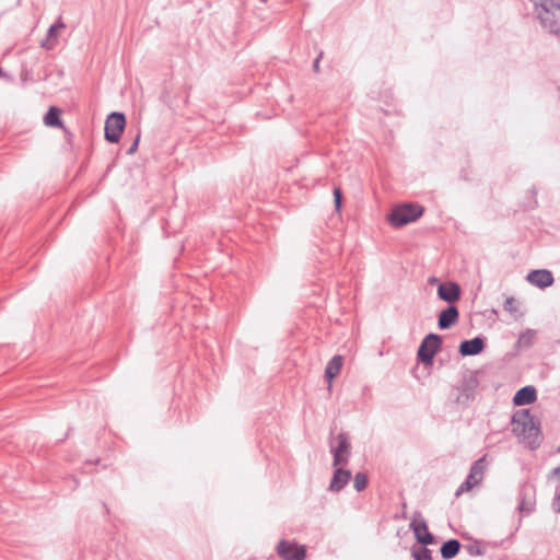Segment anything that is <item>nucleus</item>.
Segmentation results:
<instances>
[{
	"mask_svg": "<svg viewBox=\"0 0 560 560\" xmlns=\"http://www.w3.org/2000/svg\"><path fill=\"white\" fill-rule=\"evenodd\" d=\"M482 374L481 371H470L467 370L464 372L460 383L457 387L458 395L456 397V401L464 406H468L471 401L475 400L476 394L479 387V376Z\"/></svg>",
	"mask_w": 560,
	"mask_h": 560,
	"instance_id": "7ed1b4c3",
	"label": "nucleus"
},
{
	"mask_svg": "<svg viewBox=\"0 0 560 560\" xmlns=\"http://www.w3.org/2000/svg\"><path fill=\"white\" fill-rule=\"evenodd\" d=\"M534 489L529 486H523L518 492V505L517 510L526 515L530 514L535 510V498Z\"/></svg>",
	"mask_w": 560,
	"mask_h": 560,
	"instance_id": "9b49d317",
	"label": "nucleus"
},
{
	"mask_svg": "<svg viewBox=\"0 0 560 560\" xmlns=\"http://www.w3.org/2000/svg\"><path fill=\"white\" fill-rule=\"evenodd\" d=\"M351 476L350 470L337 466L329 483V490L332 492L341 491L350 481Z\"/></svg>",
	"mask_w": 560,
	"mask_h": 560,
	"instance_id": "2eb2a0df",
	"label": "nucleus"
},
{
	"mask_svg": "<svg viewBox=\"0 0 560 560\" xmlns=\"http://www.w3.org/2000/svg\"><path fill=\"white\" fill-rule=\"evenodd\" d=\"M139 140H140V133L137 135L135 141L132 142V144H130V148L127 150L128 155L136 153V151L138 150Z\"/></svg>",
	"mask_w": 560,
	"mask_h": 560,
	"instance_id": "7c9ffc66",
	"label": "nucleus"
},
{
	"mask_svg": "<svg viewBox=\"0 0 560 560\" xmlns=\"http://www.w3.org/2000/svg\"><path fill=\"white\" fill-rule=\"evenodd\" d=\"M342 364L343 358L339 354L334 355L327 363L325 369V378L329 383V387L331 386V381L340 373Z\"/></svg>",
	"mask_w": 560,
	"mask_h": 560,
	"instance_id": "f3484780",
	"label": "nucleus"
},
{
	"mask_svg": "<svg viewBox=\"0 0 560 560\" xmlns=\"http://www.w3.org/2000/svg\"><path fill=\"white\" fill-rule=\"evenodd\" d=\"M556 0H530V2H533L536 11L537 10H540L547 5H551L552 3H555Z\"/></svg>",
	"mask_w": 560,
	"mask_h": 560,
	"instance_id": "c756f323",
	"label": "nucleus"
},
{
	"mask_svg": "<svg viewBox=\"0 0 560 560\" xmlns=\"http://www.w3.org/2000/svg\"><path fill=\"white\" fill-rule=\"evenodd\" d=\"M552 509L556 513L560 514V491L556 493L552 500Z\"/></svg>",
	"mask_w": 560,
	"mask_h": 560,
	"instance_id": "2f4dec72",
	"label": "nucleus"
},
{
	"mask_svg": "<svg viewBox=\"0 0 560 560\" xmlns=\"http://www.w3.org/2000/svg\"><path fill=\"white\" fill-rule=\"evenodd\" d=\"M503 308L516 320L523 317V313L520 311V303L514 296L506 298Z\"/></svg>",
	"mask_w": 560,
	"mask_h": 560,
	"instance_id": "aec40b11",
	"label": "nucleus"
},
{
	"mask_svg": "<svg viewBox=\"0 0 560 560\" xmlns=\"http://www.w3.org/2000/svg\"><path fill=\"white\" fill-rule=\"evenodd\" d=\"M485 346V338L477 336L469 340H463L459 345L458 351L463 357H472L481 353Z\"/></svg>",
	"mask_w": 560,
	"mask_h": 560,
	"instance_id": "ddd939ff",
	"label": "nucleus"
},
{
	"mask_svg": "<svg viewBox=\"0 0 560 560\" xmlns=\"http://www.w3.org/2000/svg\"><path fill=\"white\" fill-rule=\"evenodd\" d=\"M527 281L537 288L545 289L552 285L555 278L550 270L537 269L527 275Z\"/></svg>",
	"mask_w": 560,
	"mask_h": 560,
	"instance_id": "f8f14e48",
	"label": "nucleus"
},
{
	"mask_svg": "<svg viewBox=\"0 0 560 560\" xmlns=\"http://www.w3.org/2000/svg\"><path fill=\"white\" fill-rule=\"evenodd\" d=\"M458 308L455 305H448L439 314L438 326L442 330L448 329L458 322Z\"/></svg>",
	"mask_w": 560,
	"mask_h": 560,
	"instance_id": "4468645a",
	"label": "nucleus"
},
{
	"mask_svg": "<svg viewBox=\"0 0 560 560\" xmlns=\"http://www.w3.org/2000/svg\"><path fill=\"white\" fill-rule=\"evenodd\" d=\"M460 547L458 539H448L440 548L441 557L445 560L453 559L458 555Z\"/></svg>",
	"mask_w": 560,
	"mask_h": 560,
	"instance_id": "a211bd4d",
	"label": "nucleus"
},
{
	"mask_svg": "<svg viewBox=\"0 0 560 560\" xmlns=\"http://www.w3.org/2000/svg\"><path fill=\"white\" fill-rule=\"evenodd\" d=\"M3 77H7L5 72L3 71V69L0 67V78H3Z\"/></svg>",
	"mask_w": 560,
	"mask_h": 560,
	"instance_id": "f704fd0d",
	"label": "nucleus"
},
{
	"mask_svg": "<svg viewBox=\"0 0 560 560\" xmlns=\"http://www.w3.org/2000/svg\"><path fill=\"white\" fill-rule=\"evenodd\" d=\"M412 557L415 560H433L431 550L423 545L412 550Z\"/></svg>",
	"mask_w": 560,
	"mask_h": 560,
	"instance_id": "a878e982",
	"label": "nucleus"
},
{
	"mask_svg": "<svg viewBox=\"0 0 560 560\" xmlns=\"http://www.w3.org/2000/svg\"><path fill=\"white\" fill-rule=\"evenodd\" d=\"M369 478L365 472L359 471L354 476L353 487L358 492L365 490L368 487Z\"/></svg>",
	"mask_w": 560,
	"mask_h": 560,
	"instance_id": "393cba45",
	"label": "nucleus"
},
{
	"mask_svg": "<svg viewBox=\"0 0 560 560\" xmlns=\"http://www.w3.org/2000/svg\"><path fill=\"white\" fill-rule=\"evenodd\" d=\"M474 482L466 478V480L458 487L456 491V497L460 495L462 493L469 491L474 487Z\"/></svg>",
	"mask_w": 560,
	"mask_h": 560,
	"instance_id": "c85d7f7f",
	"label": "nucleus"
},
{
	"mask_svg": "<svg viewBox=\"0 0 560 560\" xmlns=\"http://www.w3.org/2000/svg\"><path fill=\"white\" fill-rule=\"evenodd\" d=\"M483 459L485 458H479L478 460H476L471 465L469 475L467 476V478L469 480H471V482H474L475 486L478 485L482 479L483 469H485V466L482 465Z\"/></svg>",
	"mask_w": 560,
	"mask_h": 560,
	"instance_id": "412c9836",
	"label": "nucleus"
},
{
	"mask_svg": "<svg viewBox=\"0 0 560 560\" xmlns=\"http://www.w3.org/2000/svg\"><path fill=\"white\" fill-rule=\"evenodd\" d=\"M537 14L545 28L549 30L551 34H560V0H556L551 5L537 10Z\"/></svg>",
	"mask_w": 560,
	"mask_h": 560,
	"instance_id": "39448f33",
	"label": "nucleus"
},
{
	"mask_svg": "<svg viewBox=\"0 0 560 560\" xmlns=\"http://www.w3.org/2000/svg\"><path fill=\"white\" fill-rule=\"evenodd\" d=\"M126 127V116L120 112L110 113L105 121V139L109 143H117Z\"/></svg>",
	"mask_w": 560,
	"mask_h": 560,
	"instance_id": "423d86ee",
	"label": "nucleus"
},
{
	"mask_svg": "<svg viewBox=\"0 0 560 560\" xmlns=\"http://www.w3.org/2000/svg\"><path fill=\"white\" fill-rule=\"evenodd\" d=\"M334 205H335V210L337 212H340L341 207H342V192L339 187L334 188Z\"/></svg>",
	"mask_w": 560,
	"mask_h": 560,
	"instance_id": "cd10ccee",
	"label": "nucleus"
},
{
	"mask_svg": "<svg viewBox=\"0 0 560 560\" xmlns=\"http://www.w3.org/2000/svg\"><path fill=\"white\" fill-rule=\"evenodd\" d=\"M323 57V52H319V55L316 57V59L313 62V70L317 73L319 72V62Z\"/></svg>",
	"mask_w": 560,
	"mask_h": 560,
	"instance_id": "72a5a7b5",
	"label": "nucleus"
},
{
	"mask_svg": "<svg viewBox=\"0 0 560 560\" xmlns=\"http://www.w3.org/2000/svg\"><path fill=\"white\" fill-rule=\"evenodd\" d=\"M260 1H261V2H264V3H266V2H267V0H260Z\"/></svg>",
	"mask_w": 560,
	"mask_h": 560,
	"instance_id": "4c0bfd02",
	"label": "nucleus"
},
{
	"mask_svg": "<svg viewBox=\"0 0 560 560\" xmlns=\"http://www.w3.org/2000/svg\"><path fill=\"white\" fill-rule=\"evenodd\" d=\"M537 194L538 191L535 186L527 190L526 201L523 205V210H534L538 207Z\"/></svg>",
	"mask_w": 560,
	"mask_h": 560,
	"instance_id": "4be33fe9",
	"label": "nucleus"
},
{
	"mask_svg": "<svg viewBox=\"0 0 560 560\" xmlns=\"http://www.w3.org/2000/svg\"><path fill=\"white\" fill-rule=\"evenodd\" d=\"M409 527L413 532L415 538L419 544L423 546L434 544V536L429 532L428 524L420 512L415 513Z\"/></svg>",
	"mask_w": 560,
	"mask_h": 560,
	"instance_id": "6e6552de",
	"label": "nucleus"
},
{
	"mask_svg": "<svg viewBox=\"0 0 560 560\" xmlns=\"http://www.w3.org/2000/svg\"><path fill=\"white\" fill-rule=\"evenodd\" d=\"M61 110L55 106L49 107L48 112L44 116V122L49 127L63 128L62 120L60 118Z\"/></svg>",
	"mask_w": 560,
	"mask_h": 560,
	"instance_id": "6ab92c4d",
	"label": "nucleus"
},
{
	"mask_svg": "<svg viewBox=\"0 0 560 560\" xmlns=\"http://www.w3.org/2000/svg\"><path fill=\"white\" fill-rule=\"evenodd\" d=\"M558 478L560 480V465L555 467L548 475V479Z\"/></svg>",
	"mask_w": 560,
	"mask_h": 560,
	"instance_id": "473e14b6",
	"label": "nucleus"
},
{
	"mask_svg": "<svg viewBox=\"0 0 560 560\" xmlns=\"http://www.w3.org/2000/svg\"><path fill=\"white\" fill-rule=\"evenodd\" d=\"M466 550L469 556H483L486 553V550L480 546L479 541H474L472 544H469L466 546Z\"/></svg>",
	"mask_w": 560,
	"mask_h": 560,
	"instance_id": "bb28decb",
	"label": "nucleus"
},
{
	"mask_svg": "<svg viewBox=\"0 0 560 560\" xmlns=\"http://www.w3.org/2000/svg\"><path fill=\"white\" fill-rule=\"evenodd\" d=\"M557 452H559V453H560V445L558 446Z\"/></svg>",
	"mask_w": 560,
	"mask_h": 560,
	"instance_id": "e433bc0d",
	"label": "nucleus"
},
{
	"mask_svg": "<svg viewBox=\"0 0 560 560\" xmlns=\"http://www.w3.org/2000/svg\"><path fill=\"white\" fill-rule=\"evenodd\" d=\"M535 338L536 331L534 329H526L525 331L520 334L517 343L522 348H529L530 346H533Z\"/></svg>",
	"mask_w": 560,
	"mask_h": 560,
	"instance_id": "5701e85b",
	"label": "nucleus"
},
{
	"mask_svg": "<svg viewBox=\"0 0 560 560\" xmlns=\"http://www.w3.org/2000/svg\"><path fill=\"white\" fill-rule=\"evenodd\" d=\"M66 28V24L62 22V19L59 18L57 20L56 23H54L49 28H48V32H47V42L49 40H54V43L57 40L58 38V32L60 30H63Z\"/></svg>",
	"mask_w": 560,
	"mask_h": 560,
	"instance_id": "b1692460",
	"label": "nucleus"
},
{
	"mask_svg": "<svg viewBox=\"0 0 560 560\" xmlns=\"http://www.w3.org/2000/svg\"><path fill=\"white\" fill-rule=\"evenodd\" d=\"M537 399V390L534 386L527 385L522 388H520L514 397H513V404L515 406H524L529 405L536 401Z\"/></svg>",
	"mask_w": 560,
	"mask_h": 560,
	"instance_id": "dca6fc26",
	"label": "nucleus"
},
{
	"mask_svg": "<svg viewBox=\"0 0 560 560\" xmlns=\"http://www.w3.org/2000/svg\"><path fill=\"white\" fill-rule=\"evenodd\" d=\"M423 212L424 208L419 203H402L390 211L387 220L393 228L399 229L417 221Z\"/></svg>",
	"mask_w": 560,
	"mask_h": 560,
	"instance_id": "f03ea898",
	"label": "nucleus"
},
{
	"mask_svg": "<svg viewBox=\"0 0 560 560\" xmlns=\"http://www.w3.org/2000/svg\"><path fill=\"white\" fill-rule=\"evenodd\" d=\"M492 315L498 316V311L495 308L491 310Z\"/></svg>",
	"mask_w": 560,
	"mask_h": 560,
	"instance_id": "c9c22d12",
	"label": "nucleus"
},
{
	"mask_svg": "<svg viewBox=\"0 0 560 560\" xmlns=\"http://www.w3.org/2000/svg\"><path fill=\"white\" fill-rule=\"evenodd\" d=\"M277 553L282 560H304L306 557V549L296 542H291L281 539L277 545Z\"/></svg>",
	"mask_w": 560,
	"mask_h": 560,
	"instance_id": "1a4fd4ad",
	"label": "nucleus"
},
{
	"mask_svg": "<svg viewBox=\"0 0 560 560\" xmlns=\"http://www.w3.org/2000/svg\"><path fill=\"white\" fill-rule=\"evenodd\" d=\"M336 439L338 441L336 446L330 443L334 467L348 464L351 454L349 435L346 432H340Z\"/></svg>",
	"mask_w": 560,
	"mask_h": 560,
	"instance_id": "0eeeda50",
	"label": "nucleus"
},
{
	"mask_svg": "<svg viewBox=\"0 0 560 560\" xmlns=\"http://www.w3.org/2000/svg\"><path fill=\"white\" fill-rule=\"evenodd\" d=\"M442 346V338L438 334L430 332L421 341L417 359L419 362L431 365L435 354L440 351Z\"/></svg>",
	"mask_w": 560,
	"mask_h": 560,
	"instance_id": "20e7f679",
	"label": "nucleus"
},
{
	"mask_svg": "<svg viewBox=\"0 0 560 560\" xmlns=\"http://www.w3.org/2000/svg\"><path fill=\"white\" fill-rule=\"evenodd\" d=\"M460 287L456 282H443L438 288V296L450 305L457 302L460 299Z\"/></svg>",
	"mask_w": 560,
	"mask_h": 560,
	"instance_id": "9d476101",
	"label": "nucleus"
},
{
	"mask_svg": "<svg viewBox=\"0 0 560 560\" xmlns=\"http://www.w3.org/2000/svg\"><path fill=\"white\" fill-rule=\"evenodd\" d=\"M512 433L527 447L535 451L542 441L540 421L530 413L529 409L515 411L511 419Z\"/></svg>",
	"mask_w": 560,
	"mask_h": 560,
	"instance_id": "f257e3e1",
	"label": "nucleus"
}]
</instances>
